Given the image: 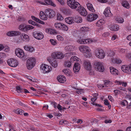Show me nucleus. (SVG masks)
I'll list each match as a JSON object with an SVG mask.
<instances>
[{"mask_svg":"<svg viewBox=\"0 0 131 131\" xmlns=\"http://www.w3.org/2000/svg\"><path fill=\"white\" fill-rule=\"evenodd\" d=\"M68 5L72 9H75L80 6V4L75 0H67Z\"/></svg>","mask_w":131,"mask_h":131,"instance_id":"nucleus-1","label":"nucleus"},{"mask_svg":"<svg viewBox=\"0 0 131 131\" xmlns=\"http://www.w3.org/2000/svg\"><path fill=\"white\" fill-rule=\"evenodd\" d=\"M35 59L32 58L28 59L27 61L26 66L28 69H31L35 66Z\"/></svg>","mask_w":131,"mask_h":131,"instance_id":"nucleus-2","label":"nucleus"},{"mask_svg":"<svg viewBox=\"0 0 131 131\" xmlns=\"http://www.w3.org/2000/svg\"><path fill=\"white\" fill-rule=\"evenodd\" d=\"M95 53L96 56L100 59L104 58L105 56L104 51L99 48H97L95 50Z\"/></svg>","mask_w":131,"mask_h":131,"instance_id":"nucleus-3","label":"nucleus"},{"mask_svg":"<svg viewBox=\"0 0 131 131\" xmlns=\"http://www.w3.org/2000/svg\"><path fill=\"white\" fill-rule=\"evenodd\" d=\"M94 64L96 66L95 68L96 70L100 72H103L104 71V68L102 62H95Z\"/></svg>","mask_w":131,"mask_h":131,"instance_id":"nucleus-4","label":"nucleus"},{"mask_svg":"<svg viewBox=\"0 0 131 131\" xmlns=\"http://www.w3.org/2000/svg\"><path fill=\"white\" fill-rule=\"evenodd\" d=\"M7 62L9 66L13 67H16L18 64V62L17 60L14 58L8 59Z\"/></svg>","mask_w":131,"mask_h":131,"instance_id":"nucleus-5","label":"nucleus"},{"mask_svg":"<svg viewBox=\"0 0 131 131\" xmlns=\"http://www.w3.org/2000/svg\"><path fill=\"white\" fill-rule=\"evenodd\" d=\"M98 15L92 13L89 14L87 17V20L89 21H92L97 19Z\"/></svg>","mask_w":131,"mask_h":131,"instance_id":"nucleus-6","label":"nucleus"},{"mask_svg":"<svg viewBox=\"0 0 131 131\" xmlns=\"http://www.w3.org/2000/svg\"><path fill=\"white\" fill-rule=\"evenodd\" d=\"M34 37L38 40H41L44 37V35L41 32L35 31L33 33Z\"/></svg>","mask_w":131,"mask_h":131,"instance_id":"nucleus-7","label":"nucleus"},{"mask_svg":"<svg viewBox=\"0 0 131 131\" xmlns=\"http://www.w3.org/2000/svg\"><path fill=\"white\" fill-rule=\"evenodd\" d=\"M45 13L48 17L50 18H53L56 15L54 11L52 9L49 8L46 10Z\"/></svg>","mask_w":131,"mask_h":131,"instance_id":"nucleus-8","label":"nucleus"},{"mask_svg":"<svg viewBox=\"0 0 131 131\" xmlns=\"http://www.w3.org/2000/svg\"><path fill=\"white\" fill-rule=\"evenodd\" d=\"M51 68L50 66L45 64H41L40 67L41 69L42 70L44 73L49 72L51 71Z\"/></svg>","mask_w":131,"mask_h":131,"instance_id":"nucleus-9","label":"nucleus"},{"mask_svg":"<svg viewBox=\"0 0 131 131\" xmlns=\"http://www.w3.org/2000/svg\"><path fill=\"white\" fill-rule=\"evenodd\" d=\"M79 49L81 52L86 54L88 53L90 50L89 47L84 46H82L79 47Z\"/></svg>","mask_w":131,"mask_h":131,"instance_id":"nucleus-10","label":"nucleus"},{"mask_svg":"<svg viewBox=\"0 0 131 131\" xmlns=\"http://www.w3.org/2000/svg\"><path fill=\"white\" fill-rule=\"evenodd\" d=\"M77 10L81 15L83 16H85L87 14V12L85 9L80 5L78 7Z\"/></svg>","mask_w":131,"mask_h":131,"instance_id":"nucleus-11","label":"nucleus"},{"mask_svg":"<svg viewBox=\"0 0 131 131\" xmlns=\"http://www.w3.org/2000/svg\"><path fill=\"white\" fill-rule=\"evenodd\" d=\"M15 53L16 55L18 57L21 58L24 56V53L23 51L20 49L18 48L15 50Z\"/></svg>","mask_w":131,"mask_h":131,"instance_id":"nucleus-12","label":"nucleus"},{"mask_svg":"<svg viewBox=\"0 0 131 131\" xmlns=\"http://www.w3.org/2000/svg\"><path fill=\"white\" fill-rule=\"evenodd\" d=\"M51 56L53 58L55 59H61L63 57L62 53L60 52H57L53 53Z\"/></svg>","mask_w":131,"mask_h":131,"instance_id":"nucleus-13","label":"nucleus"},{"mask_svg":"<svg viewBox=\"0 0 131 131\" xmlns=\"http://www.w3.org/2000/svg\"><path fill=\"white\" fill-rule=\"evenodd\" d=\"M122 70L125 73H129L130 71V65L129 66L126 65H123L121 67Z\"/></svg>","mask_w":131,"mask_h":131,"instance_id":"nucleus-14","label":"nucleus"},{"mask_svg":"<svg viewBox=\"0 0 131 131\" xmlns=\"http://www.w3.org/2000/svg\"><path fill=\"white\" fill-rule=\"evenodd\" d=\"M20 32L16 31H12L7 33V35L10 36L19 35H20Z\"/></svg>","mask_w":131,"mask_h":131,"instance_id":"nucleus-15","label":"nucleus"},{"mask_svg":"<svg viewBox=\"0 0 131 131\" xmlns=\"http://www.w3.org/2000/svg\"><path fill=\"white\" fill-rule=\"evenodd\" d=\"M104 13L106 17H111L112 16V14L111 13L109 7H107L105 9Z\"/></svg>","mask_w":131,"mask_h":131,"instance_id":"nucleus-16","label":"nucleus"},{"mask_svg":"<svg viewBox=\"0 0 131 131\" xmlns=\"http://www.w3.org/2000/svg\"><path fill=\"white\" fill-rule=\"evenodd\" d=\"M84 65L85 68L87 70H90L91 68V64L89 61H85L84 62Z\"/></svg>","mask_w":131,"mask_h":131,"instance_id":"nucleus-17","label":"nucleus"},{"mask_svg":"<svg viewBox=\"0 0 131 131\" xmlns=\"http://www.w3.org/2000/svg\"><path fill=\"white\" fill-rule=\"evenodd\" d=\"M57 79L58 81L60 83H63L66 81L65 77L63 75H60L58 76L57 78Z\"/></svg>","mask_w":131,"mask_h":131,"instance_id":"nucleus-18","label":"nucleus"},{"mask_svg":"<svg viewBox=\"0 0 131 131\" xmlns=\"http://www.w3.org/2000/svg\"><path fill=\"white\" fill-rule=\"evenodd\" d=\"M122 6L128 9L130 7V5L128 1L125 0H123L122 2Z\"/></svg>","mask_w":131,"mask_h":131,"instance_id":"nucleus-19","label":"nucleus"},{"mask_svg":"<svg viewBox=\"0 0 131 131\" xmlns=\"http://www.w3.org/2000/svg\"><path fill=\"white\" fill-rule=\"evenodd\" d=\"M109 29L112 30L117 31L119 29L118 26L115 24L109 26Z\"/></svg>","mask_w":131,"mask_h":131,"instance_id":"nucleus-20","label":"nucleus"},{"mask_svg":"<svg viewBox=\"0 0 131 131\" xmlns=\"http://www.w3.org/2000/svg\"><path fill=\"white\" fill-rule=\"evenodd\" d=\"M24 49L26 51H29L30 52H32L35 50L33 47L29 45H26L24 46Z\"/></svg>","mask_w":131,"mask_h":131,"instance_id":"nucleus-21","label":"nucleus"},{"mask_svg":"<svg viewBox=\"0 0 131 131\" xmlns=\"http://www.w3.org/2000/svg\"><path fill=\"white\" fill-rule=\"evenodd\" d=\"M110 72L114 75H118V71L117 69L113 67H111L110 68Z\"/></svg>","mask_w":131,"mask_h":131,"instance_id":"nucleus-22","label":"nucleus"},{"mask_svg":"<svg viewBox=\"0 0 131 131\" xmlns=\"http://www.w3.org/2000/svg\"><path fill=\"white\" fill-rule=\"evenodd\" d=\"M66 15H68L70 13V10L68 8L63 7L60 9Z\"/></svg>","mask_w":131,"mask_h":131,"instance_id":"nucleus-23","label":"nucleus"},{"mask_svg":"<svg viewBox=\"0 0 131 131\" xmlns=\"http://www.w3.org/2000/svg\"><path fill=\"white\" fill-rule=\"evenodd\" d=\"M80 66L79 63H75L73 67V70L75 72H77L80 69Z\"/></svg>","mask_w":131,"mask_h":131,"instance_id":"nucleus-24","label":"nucleus"},{"mask_svg":"<svg viewBox=\"0 0 131 131\" xmlns=\"http://www.w3.org/2000/svg\"><path fill=\"white\" fill-rule=\"evenodd\" d=\"M40 18L41 19L43 20H46L47 19L46 15L42 11H41L40 12Z\"/></svg>","mask_w":131,"mask_h":131,"instance_id":"nucleus-25","label":"nucleus"},{"mask_svg":"<svg viewBox=\"0 0 131 131\" xmlns=\"http://www.w3.org/2000/svg\"><path fill=\"white\" fill-rule=\"evenodd\" d=\"M86 5L88 9L90 11L93 13H94L95 12V10L92 4L90 3H88Z\"/></svg>","mask_w":131,"mask_h":131,"instance_id":"nucleus-26","label":"nucleus"},{"mask_svg":"<svg viewBox=\"0 0 131 131\" xmlns=\"http://www.w3.org/2000/svg\"><path fill=\"white\" fill-rule=\"evenodd\" d=\"M73 20L77 23H81L82 22V18L78 16H76L73 19Z\"/></svg>","mask_w":131,"mask_h":131,"instance_id":"nucleus-27","label":"nucleus"},{"mask_svg":"<svg viewBox=\"0 0 131 131\" xmlns=\"http://www.w3.org/2000/svg\"><path fill=\"white\" fill-rule=\"evenodd\" d=\"M26 25L24 24H20L19 27V28L20 30L23 31H26Z\"/></svg>","mask_w":131,"mask_h":131,"instance_id":"nucleus-28","label":"nucleus"},{"mask_svg":"<svg viewBox=\"0 0 131 131\" xmlns=\"http://www.w3.org/2000/svg\"><path fill=\"white\" fill-rule=\"evenodd\" d=\"M45 2L47 4L51 5L53 7L56 6L55 3H53L51 0H44Z\"/></svg>","mask_w":131,"mask_h":131,"instance_id":"nucleus-29","label":"nucleus"},{"mask_svg":"<svg viewBox=\"0 0 131 131\" xmlns=\"http://www.w3.org/2000/svg\"><path fill=\"white\" fill-rule=\"evenodd\" d=\"M65 20L67 23L69 24L73 23H74L73 20H72L71 18L70 17L66 18Z\"/></svg>","mask_w":131,"mask_h":131,"instance_id":"nucleus-30","label":"nucleus"},{"mask_svg":"<svg viewBox=\"0 0 131 131\" xmlns=\"http://www.w3.org/2000/svg\"><path fill=\"white\" fill-rule=\"evenodd\" d=\"M31 17L33 20H34L36 22L42 24H44L45 23L43 21L40 20L39 19L36 17L34 16H32Z\"/></svg>","mask_w":131,"mask_h":131,"instance_id":"nucleus-31","label":"nucleus"},{"mask_svg":"<svg viewBox=\"0 0 131 131\" xmlns=\"http://www.w3.org/2000/svg\"><path fill=\"white\" fill-rule=\"evenodd\" d=\"M77 42L78 43L82 44L86 43V42L85 41V39L83 38V36L80 37L77 40Z\"/></svg>","mask_w":131,"mask_h":131,"instance_id":"nucleus-32","label":"nucleus"},{"mask_svg":"<svg viewBox=\"0 0 131 131\" xmlns=\"http://www.w3.org/2000/svg\"><path fill=\"white\" fill-rule=\"evenodd\" d=\"M68 29V27L67 25L62 23L59 30L66 31H67Z\"/></svg>","mask_w":131,"mask_h":131,"instance_id":"nucleus-33","label":"nucleus"},{"mask_svg":"<svg viewBox=\"0 0 131 131\" xmlns=\"http://www.w3.org/2000/svg\"><path fill=\"white\" fill-rule=\"evenodd\" d=\"M104 23V20L103 19H100L96 23V25L98 27H101Z\"/></svg>","mask_w":131,"mask_h":131,"instance_id":"nucleus-34","label":"nucleus"},{"mask_svg":"<svg viewBox=\"0 0 131 131\" xmlns=\"http://www.w3.org/2000/svg\"><path fill=\"white\" fill-rule=\"evenodd\" d=\"M46 32L50 34H53L56 33V31L51 29H46Z\"/></svg>","mask_w":131,"mask_h":131,"instance_id":"nucleus-35","label":"nucleus"},{"mask_svg":"<svg viewBox=\"0 0 131 131\" xmlns=\"http://www.w3.org/2000/svg\"><path fill=\"white\" fill-rule=\"evenodd\" d=\"M62 24V23L56 22L55 23L54 25L56 28L59 30Z\"/></svg>","mask_w":131,"mask_h":131,"instance_id":"nucleus-36","label":"nucleus"},{"mask_svg":"<svg viewBox=\"0 0 131 131\" xmlns=\"http://www.w3.org/2000/svg\"><path fill=\"white\" fill-rule=\"evenodd\" d=\"M116 21L119 23H122L124 22L123 18L121 17H117L116 18Z\"/></svg>","mask_w":131,"mask_h":131,"instance_id":"nucleus-37","label":"nucleus"},{"mask_svg":"<svg viewBox=\"0 0 131 131\" xmlns=\"http://www.w3.org/2000/svg\"><path fill=\"white\" fill-rule=\"evenodd\" d=\"M24 112V111L21 109H18L15 111V113L17 114L22 115Z\"/></svg>","mask_w":131,"mask_h":131,"instance_id":"nucleus-38","label":"nucleus"},{"mask_svg":"<svg viewBox=\"0 0 131 131\" xmlns=\"http://www.w3.org/2000/svg\"><path fill=\"white\" fill-rule=\"evenodd\" d=\"M73 46H67L65 47V50L67 51H71L73 49Z\"/></svg>","mask_w":131,"mask_h":131,"instance_id":"nucleus-39","label":"nucleus"},{"mask_svg":"<svg viewBox=\"0 0 131 131\" xmlns=\"http://www.w3.org/2000/svg\"><path fill=\"white\" fill-rule=\"evenodd\" d=\"M90 30L89 28L86 26L82 27L81 28V30L82 31H89Z\"/></svg>","mask_w":131,"mask_h":131,"instance_id":"nucleus-40","label":"nucleus"},{"mask_svg":"<svg viewBox=\"0 0 131 131\" xmlns=\"http://www.w3.org/2000/svg\"><path fill=\"white\" fill-rule=\"evenodd\" d=\"M57 19L58 20L61 21L63 19V18L60 14L58 13L57 14Z\"/></svg>","mask_w":131,"mask_h":131,"instance_id":"nucleus-41","label":"nucleus"},{"mask_svg":"<svg viewBox=\"0 0 131 131\" xmlns=\"http://www.w3.org/2000/svg\"><path fill=\"white\" fill-rule=\"evenodd\" d=\"M34 28V27L31 25H26V31L27 30L32 29Z\"/></svg>","mask_w":131,"mask_h":131,"instance_id":"nucleus-42","label":"nucleus"},{"mask_svg":"<svg viewBox=\"0 0 131 131\" xmlns=\"http://www.w3.org/2000/svg\"><path fill=\"white\" fill-rule=\"evenodd\" d=\"M64 64L65 66L69 67L71 65V62L70 61H66L64 62Z\"/></svg>","mask_w":131,"mask_h":131,"instance_id":"nucleus-43","label":"nucleus"},{"mask_svg":"<svg viewBox=\"0 0 131 131\" xmlns=\"http://www.w3.org/2000/svg\"><path fill=\"white\" fill-rule=\"evenodd\" d=\"M83 89H78L76 91V92L77 94H81L84 93V91H83Z\"/></svg>","mask_w":131,"mask_h":131,"instance_id":"nucleus-44","label":"nucleus"},{"mask_svg":"<svg viewBox=\"0 0 131 131\" xmlns=\"http://www.w3.org/2000/svg\"><path fill=\"white\" fill-rule=\"evenodd\" d=\"M114 52L112 51H110L108 53V56L110 57H113L114 56Z\"/></svg>","mask_w":131,"mask_h":131,"instance_id":"nucleus-45","label":"nucleus"},{"mask_svg":"<svg viewBox=\"0 0 131 131\" xmlns=\"http://www.w3.org/2000/svg\"><path fill=\"white\" fill-rule=\"evenodd\" d=\"M79 58L75 56L71 57L70 59L72 61H79Z\"/></svg>","mask_w":131,"mask_h":131,"instance_id":"nucleus-46","label":"nucleus"},{"mask_svg":"<svg viewBox=\"0 0 131 131\" xmlns=\"http://www.w3.org/2000/svg\"><path fill=\"white\" fill-rule=\"evenodd\" d=\"M68 123L67 121L64 119L61 120L59 122V124L61 125H62L63 124H67Z\"/></svg>","mask_w":131,"mask_h":131,"instance_id":"nucleus-47","label":"nucleus"},{"mask_svg":"<svg viewBox=\"0 0 131 131\" xmlns=\"http://www.w3.org/2000/svg\"><path fill=\"white\" fill-rule=\"evenodd\" d=\"M50 41L53 45L55 46L57 44V42L56 40L53 39H50Z\"/></svg>","mask_w":131,"mask_h":131,"instance_id":"nucleus-48","label":"nucleus"},{"mask_svg":"<svg viewBox=\"0 0 131 131\" xmlns=\"http://www.w3.org/2000/svg\"><path fill=\"white\" fill-rule=\"evenodd\" d=\"M51 64L52 67L56 68L57 66V64L56 61H54L51 62Z\"/></svg>","mask_w":131,"mask_h":131,"instance_id":"nucleus-49","label":"nucleus"},{"mask_svg":"<svg viewBox=\"0 0 131 131\" xmlns=\"http://www.w3.org/2000/svg\"><path fill=\"white\" fill-rule=\"evenodd\" d=\"M9 131H16L14 129V127L12 125H9Z\"/></svg>","mask_w":131,"mask_h":131,"instance_id":"nucleus-50","label":"nucleus"},{"mask_svg":"<svg viewBox=\"0 0 131 131\" xmlns=\"http://www.w3.org/2000/svg\"><path fill=\"white\" fill-rule=\"evenodd\" d=\"M26 77L29 80L31 81L35 82L36 81V80L35 79H34L30 76H27Z\"/></svg>","mask_w":131,"mask_h":131,"instance_id":"nucleus-51","label":"nucleus"},{"mask_svg":"<svg viewBox=\"0 0 131 131\" xmlns=\"http://www.w3.org/2000/svg\"><path fill=\"white\" fill-rule=\"evenodd\" d=\"M85 41L86 42V43H90L93 41L91 39H85Z\"/></svg>","mask_w":131,"mask_h":131,"instance_id":"nucleus-52","label":"nucleus"},{"mask_svg":"<svg viewBox=\"0 0 131 131\" xmlns=\"http://www.w3.org/2000/svg\"><path fill=\"white\" fill-rule=\"evenodd\" d=\"M57 38L58 40L59 41H62L63 39V37L60 35H57Z\"/></svg>","mask_w":131,"mask_h":131,"instance_id":"nucleus-53","label":"nucleus"},{"mask_svg":"<svg viewBox=\"0 0 131 131\" xmlns=\"http://www.w3.org/2000/svg\"><path fill=\"white\" fill-rule=\"evenodd\" d=\"M51 104L55 108H56L57 104L56 102H51Z\"/></svg>","mask_w":131,"mask_h":131,"instance_id":"nucleus-54","label":"nucleus"},{"mask_svg":"<svg viewBox=\"0 0 131 131\" xmlns=\"http://www.w3.org/2000/svg\"><path fill=\"white\" fill-rule=\"evenodd\" d=\"M128 104L127 101L125 100H124L121 103L124 106L127 105Z\"/></svg>","mask_w":131,"mask_h":131,"instance_id":"nucleus-55","label":"nucleus"},{"mask_svg":"<svg viewBox=\"0 0 131 131\" xmlns=\"http://www.w3.org/2000/svg\"><path fill=\"white\" fill-rule=\"evenodd\" d=\"M28 22L29 24H31L33 25H36V23L31 20H29L28 21Z\"/></svg>","mask_w":131,"mask_h":131,"instance_id":"nucleus-56","label":"nucleus"},{"mask_svg":"<svg viewBox=\"0 0 131 131\" xmlns=\"http://www.w3.org/2000/svg\"><path fill=\"white\" fill-rule=\"evenodd\" d=\"M62 71L67 75L69 74V71L67 69L63 70Z\"/></svg>","mask_w":131,"mask_h":131,"instance_id":"nucleus-57","label":"nucleus"},{"mask_svg":"<svg viewBox=\"0 0 131 131\" xmlns=\"http://www.w3.org/2000/svg\"><path fill=\"white\" fill-rule=\"evenodd\" d=\"M115 61L117 63H120L122 62V61L120 59L118 58L115 59Z\"/></svg>","mask_w":131,"mask_h":131,"instance_id":"nucleus-58","label":"nucleus"},{"mask_svg":"<svg viewBox=\"0 0 131 131\" xmlns=\"http://www.w3.org/2000/svg\"><path fill=\"white\" fill-rule=\"evenodd\" d=\"M56 1L60 3L61 5H64V3L63 0H56Z\"/></svg>","mask_w":131,"mask_h":131,"instance_id":"nucleus-59","label":"nucleus"},{"mask_svg":"<svg viewBox=\"0 0 131 131\" xmlns=\"http://www.w3.org/2000/svg\"><path fill=\"white\" fill-rule=\"evenodd\" d=\"M18 20L20 21H23L25 20L24 18L23 17L20 16L19 17Z\"/></svg>","mask_w":131,"mask_h":131,"instance_id":"nucleus-60","label":"nucleus"},{"mask_svg":"<svg viewBox=\"0 0 131 131\" xmlns=\"http://www.w3.org/2000/svg\"><path fill=\"white\" fill-rule=\"evenodd\" d=\"M114 92L115 94V96L117 95L118 94H119L120 92V91H119L117 90H114Z\"/></svg>","mask_w":131,"mask_h":131,"instance_id":"nucleus-61","label":"nucleus"},{"mask_svg":"<svg viewBox=\"0 0 131 131\" xmlns=\"http://www.w3.org/2000/svg\"><path fill=\"white\" fill-rule=\"evenodd\" d=\"M22 36L24 38L25 40L27 39L29 37L26 34H24Z\"/></svg>","mask_w":131,"mask_h":131,"instance_id":"nucleus-62","label":"nucleus"},{"mask_svg":"<svg viewBox=\"0 0 131 131\" xmlns=\"http://www.w3.org/2000/svg\"><path fill=\"white\" fill-rule=\"evenodd\" d=\"M115 82L118 85H121L123 83V82L122 81H117L116 80L115 81Z\"/></svg>","mask_w":131,"mask_h":131,"instance_id":"nucleus-63","label":"nucleus"},{"mask_svg":"<svg viewBox=\"0 0 131 131\" xmlns=\"http://www.w3.org/2000/svg\"><path fill=\"white\" fill-rule=\"evenodd\" d=\"M57 107L60 111L62 110V106L59 104H58V106Z\"/></svg>","mask_w":131,"mask_h":131,"instance_id":"nucleus-64","label":"nucleus"}]
</instances>
